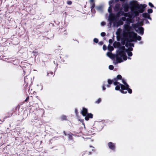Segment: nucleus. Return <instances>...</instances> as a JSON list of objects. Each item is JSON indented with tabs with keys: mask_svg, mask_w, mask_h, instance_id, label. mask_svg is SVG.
I'll use <instances>...</instances> for the list:
<instances>
[{
	"mask_svg": "<svg viewBox=\"0 0 156 156\" xmlns=\"http://www.w3.org/2000/svg\"><path fill=\"white\" fill-rule=\"evenodd\" d=\"M124 29L122 33L123 38L122 41L125 40L129 41H137V40L140 41L141 37L137 36V34L133 31H131V27L129 24H125L123 26Z\"/></svg>",
	"mask_w": 156,
	"mask_h": 156,
	"instance_id": "f257e3e1",
	"label": "nucleus"
},
{
	"mask_svg": "<svg viewBox=\"0 0 156 156\" xmlns=\"http://www.w3.org/2000/svg\"><path fill=\"white\" fill-rule=\"evenodd\" d=\"M115 47L119 48L118 50L116 51V62L115 64L121 62L124 60H126L127 57L126 55L125 47L121 45L119 42H115L114 44Z\"/></svg>",
	"mask_w": 156,
	"mask_h": 156,
	"instance_id": "f03ea898",
	"label": "nucleus"
},
{
	"mask_svg": "<svg viewBox=\"0 0 156 156\" xmlns=\"http://www.w3.org/2000/svg\"><path fill=\"white\" fill-rule=\"evenodd\" d=\"M115 47L119 48L118 50L116 51V62L115 64L121 62L124 60H126L127 57L126 55L125 47L121 45L119 42H115L114 44Z\"/></svg>",
	"mask_w": 156,
	"mask_h": 156,
	"instance_id": "7ed1b4c3",
	"label": "nucleus"
},
{
	"mask_svg": "<svg viewBox=\"0 0 156 156\" xmlns=\"http://www.w3.org/2000/svg\"><path fill=\"white\" fill-rule=\"evenodd\" d=\"M129 5L132 14L134 16H138L140 12H143L144 9L147 6L145 4H141L139 5L136 2L133 0L130 2Z\"/></svg>",
	"mask_w": 156,
	"mask_h": 156,
	"instance_id": "20e7f679",
	"label": "nucleus"
},
{
	"mask_svg": "<svg viewBox=\"0 0 156 156\" xmlns=\"http://www.w3.org/2000/svg\"><path fill=\"white\" fill-rule=\"evenodd\" d=\"M122 83L124 85L122 84L117 81H115L114 82L113 84L116 86L115 90H119L122 93L126 94L127 91H124V90H127L129 94H131L132 93V90L129 88V85L126 82V80L124 79H122Z\"/></svg>",
	"mask_w": 156,
	"mask_h": 156,
	"instance_id": "39448f33",
	"label": "nucleus"
},
{
	"mask_svg": "<svg viewBox=\"0 0 156 156\" xmlns=\"http://www.w3.org/2000/svg\"><path fill=\"white\" fill-rule=\"evenodd\" d=\"M108 11L109 13V15L108 18V21L109 22V27H110L112 25L113 22L115 20V16L112 13V6H109L108 9Z\"/></svg>",
	"mask_w": 156,
	"mask_h": 156,
	"instance_id": "423d86ee",
	"label": "nucleus"
},
{
	"mask_svg": "<svg viewBox=\"0 0 156 156\" xmlns=\"http://www.w3.org/2000/svg\"><path fill=\"white\" fill-rule=\"evenodd\" d=\"M123 45H124L125 43V46L126 47H128V48L126 50V51H132L133 50V48L132 47H134V44L133 43H131L132 42H136L135 41H127L123 40L122 41Z\"/></svg>",
	"mask_w": 156,
	"mask_h": 156,
	"instance_id": "0eeeda50",
	"label": "nucleus"
},
{
	"mask_svg": "<svg viewBox=\"0 0 156 156\" xmlns=\"http://www.w3.org/2000/svg\"><path fill=\"white\" fill-rule=\"evenodd\" d=\"M83 115L84 116H85V119L87 121H88L89 119L92 118L93 117V115L91 113H87V109L84 108H83V110L81 112Z\"/></svg>",
	"mask_w": 156,
	"mask_h": 156,
	"instance_id": "6e6552de",
	"label": "nucleus"
},
{
	"mask_svg": "<svg viewBox=\"0 0 156 156\" xmlns=\"http://www.w3.org/2000/svg\"><path fill=\"white\" fill-rule=\"evenodd\" d=\"M134 27L136 31L140 34L142 35L144 34V29L143 27L139 26L136 24L135 25Z\"/></svg>",
	"mask_w": 156,
	"mask_h": 156,
	"instance_id": "1a4fd4ad",
	"label": "nucleus"
},
{
	"mask_svg": "<svg viewBox=\"0 0 156 156\" xmlns=\"http://www.w3.org/2000/svg\"><path fill=\"white\" fill-rule=\"evenodd\" d=\"M116 21V19L112 23L113 24V26L114 27H118L119 26L122 25L123 24V22L121 20H119L117 22H115V21Z\"/></svg>",
	"mask_w": 156,
	"mask_h": 156,
	"instance_id": "9d476101",
	"label": "nucleus"
},
{
	"mask_svg": "<svg viewBox=\"0 0 156 156\" xmlns=\"http://www.w3.org/2000/svg\"><path fill=\"white\" fill-rule=\"evenodd\" d=\"M108 146L112 150H115V144L113 143L112 142H109L108 143Z\"/></svg>",
	"mask_w": 156,
	"mask_h": 156,
	"instance_id": "9b49d317",
	"label": "nucleus"
},
{
	"mask_svg": "<svg viewBox=\"0 0 156 156\" xmlns=\"http://www.w3.org/2000/svg\"><path fill=\"white\" fill-rule=\"evenodd\" d=\"M90 3L91 8V12H93V9L95 6V2H94V0H90Z\"/></svg>",
	"mask_w": 156,
	"mask_h": 156,
	"instance_id": "f8f14e48",
	"label": "nucleus"
},
{
	"mask_svg": "<svg viewBox=\"0 0 156 156\" xmlns=\"http://www.w3.org/2000/svg\"><path fill=\"white\" fill-rule=\"evenodd\" d=\"M107 55L111 58H116V55L112 54L111 52H108L107 53Z\"/></svg>",
	"mask_w": 156,
	"mask_h": 156,
	"instance_id": "ddd939ff",
	"label": "nucleus"
},
{
	"mask_svg": "<svg viewBox=\"0 0 156 156\" xmlns=\"http://www.w3.org/2000/svg\"><path fill=\"white\" fill-rule=\"evenodd\" d=\"M143 16L145 18L148 19L150 20H151V18L150 17V15L147 13H144L142 14Z\"/></svg>",
	"mask_w": 156,
	"mask_h": 156,
	"instance_id": "4468645a",
	"label": "nucleus"
},
{
	"mask_svg": "<svg viewBox=\"0 0 156 156\" xmlns=\"http://www.w3.org/2000/svg\"><path fill=\"white\" fill-rule=\"evenodd\" d=\"M123 9L125 12H127L129 10V7L127 4H125L123 6Z\"/></svg>",
	"mask_w": 156,
	"mask_h": 156,
	"instance_id": "2eb2a0df",
	"label": "nucleus"
},
{
	"mask_svg": "<svg viewBox=\"0 0 156 156\" xmlns=\"http://www.w3.org/2000/svg\"><path fill=\"white\" fill-rule=\"evenodd\" d=\"M121 20L122 21H126H126L127 22H128V23H131V20H129V19H127L126 20V18L125 17H122L121 19Z\"/></svg>",
	"mask_w": 156,
	"mask_h": 156,
	"instance_id": "dca6fc26",
	"label": "nucleus"
},
{
	"mask_svg": "<svg viewBox=\"0 0 156 156\" xmlns=\"http://www.w3.org/2000/svg\"><path fill=\"white\" fill-rule=\"evenodd\" d=\"M122 76L120 75H117V77L116 78H114V80L116 81L118 80L121 79Z\"/></svg>",
	"mask_w": 156,
	"mask_h": 156,
	"instance_id": "f3484780",
	"label": "nucleus"
},
{
	"mask_svg": "<svg viewBox=\"0 0 156 156\" xmlns=\"http://www.w3.org/2000/svg\"><path fill=\"white\" fill-rule=\"evenodd\" d=\"M108 49L109 51L111 52L112 50H113V48L112 46L109 44L108 47Z\"/></svg>",
	"mask_w": 156,
	"mask_h": 156,
	"instance_id": "a211bd4d",
	"label": "nucleus"
},
{
	"mask_svg": "<svg viewBox=\"0 0 156 156\" xmlns=\"http://www.w3.org/2000/svg\"><path fill=\"white\" fill-rule=\"evenodd\" d=\"M121 12L119 11L118 12L116 15V16L118 17H119L120 16V14ZM124 12H122V13L121 14V16H122L123 15Z\"/></svg>",
	"mask_w": 156,
	"mask_h": 156,
	"instance_id": "6ab92c4d",
	"label": "nucleus"
},
{
	"mask_svg": "<svg viewBox=\"0 0 156 156\" xmlns=\"http://www.w3.org/2000/svg\"><path fill=\"white\" fill-rule=\"evenodd\" d=\"M73 135L71 133H69L68 134V139L69 140H72L73 139Z\"/></svg>",
	"mask_w": 156,
	"mask_h": 156,
	"instance_id": "aec40b11",
	"label": "nucleus"
},
{
	"mask_svg": "<svg viewBox=\"0 0 156 156\" xmlns=\"http://www.w3.org/2000/svg\"><path fill=\"white\" fill-rule=\"evenodd\" d=\"M121 29H118L117 30V31L116 32V34L117 36H119L121 34Z\"/></svg>",
	"mask_w": 156,
	"mask_h": 156,
	"instance_id": "412c9836",
	"label": "nucleus"
},
{
	"mask_svg": "<svg viewBox=\"0 0 156 156\" xmlns=\"http://www.w3.org/2000/svg\"><path fill=\"white\" fill-rule=\"evenodd\" d=\"M115 81V80H114V79L113 80H112L109 79L108 80V84L109 85H110V84H112V83L113 82V83H114V82H115V81Z\"/></svg>",
	"mask_w": 156,
	"mask_h": 156,
	"instance_id": "4be33fe9",
	"label": "nucleus"
},
{
	"mask_svg": "<svg viewBox=\"0 0 156 156\" xmlns=\"http://www.w3.org/2000/svg\"><path fill=\"white\" fill-rule=\"evenodd\" d=\"M128 55L129 56H131L132 55V52L130 51H126Z\"/></svg>",
	"mask_w": 156,
	"mask_h": 156,
	"instance_id": "5701e85b",
	"label": "nucleus"
},
{
	"mask_svg": "<svg viewBox=\"0 0 156 156\" xmlns=\"http://www.w3.org/2000/svg\"><path fill=\"white\" fill-rule=\"evenodd\" d=\"M61 119L62 120H66L67 119L65 115H63L61 117Z\"/></svg>",
	"mask_w": 156,
	"mask_h": 156,
	"instance_id": "b1692460",
	"label": "nucleus"
},
{
	"mask_svg": "<svg viewBox=\"0 0 156 156\" xmlns=\"http://www.w3.org/2000/svg\"><path fill=\"white\" fill-rule=\"evenodd\" d=\"M114 67L113 65H110L109 66V69L111 70H112L114 69Z\"/></svg>",
	"mask_w": 156,
	"mask_h": 156,
	"instance_id": "393cba45",
	"label": "nucleus"
},
{
	"mask_svg": "<svg viewBox=\"0 0 156 156\" xmlns=\"http://www.w3.org/2000/svg\"><path fill=\"white\" fill-rule=\"evenodd\" d=\"M114 2V0H111L109 2V6H112V4Z\"/></svg>",
	"mask_w": 156,
	"mask_h": 156,
	"instance_id": "a878e982",
	"label": "nucleus"
},
{
	"mask_svg": "<svg viewBox=\"0 0 156 156\" xmlns=\"http://www.w3.org/2000/svg\"><path fill=\"white\" fill-rule=\"evenodd\" d=\"M147 12L148 13H152L153 12V10L152 9H149L147 10Z\"/></svg>",
	"mask_w": 156,
	"mask_h": 156,
	"instance_id": "bb28decb",
	"label": "nucleus"
},
{
	"mask_svg": "<svg viewBox=\"0 0 156 156\" xmlns=\"http://www.w3.org/2000/svg\"><path fill=\"white\" fill-rule=\"evenodd\" d=\"M101 101V98H99L97 101H96L95 103L97 104H99Z\"/></svg>",
	"mask_w": 156,
	"mask_h": 156,
	"instance_id": "cd10ccee",
	"label": "nucleus"
},
{
	"mask_svg": "<svg viewBox=\"0 0 156 156\" xmlns=\"http://www.w3.org/2000/svg\"><path fill=\"white\" fill-rule=\"evenodd\" d=\"M94 41L96 43H97L98 41V39L97 38H95L94 39Z\"/></svg>",
	"mask_w": 156,
	"mask_h": 156,
	"instance_id": "c85d7f7f",
	"label": "nucleus"
},
{
	"mask_svg": "<svg viewBox=\"0 0 156 156\" xmlns=\"http://www.w3.org/2000/svg\"><path fill=\"white\" fill-rule=\"evenodd\" d=\"M148 5L149 6H150L151 7H154V5L151 2H149L148 3Z\"/></svg>",
	"mask_w": 156,
	"mask_h": 156,
	"instance_id": "c756f323",
	"label": "nucleus"
},
{
	"mask_svg": "<svg viewBox=\"0 0 156 156\" xmlns=\"http://www.w3.org/2000/svg\"><path fill=\"white\" fill-rule=\"evenodd\" d=\"M106 34L105 32H102L101 34V35L102 37H104L105 36Z\"/></svg>",
	"mask_w": 156,
	"mask_h": 156,
	"instance_id": "7c9ffc66",
	"label": "nucleus"
},
{
	"mask_svg": "<svg viewBox=\"0 0 156 156\" xmlns=\"http://www.w3.org/2000/svg\"><path fill=\"white\" fill-rule=\"evenodd\" d=\"M106 48H107V47L105 45V44H104L103 45V50L104 51L106 49Z\"/></svg>",
	"mask_w": 156,
	"mask_h": 156,
	"instance_id": "2f4dec72",
	"label": "nucleus"
},
{
	"mask_svg": "<svg viewBox=\"0 0 156 156\" xmlns=\"http://www.w3.org/2000/svg\"><path fill=\"white\" fill-rule=\"evenodd\" d=\"M67 3L68 5H71L72 3V2L71 1H67Z\"/></svg>",
	"mask_w": 156,
	"mask_h": 156,
	"instance_id": "473e14b6",
	"label": "nucleus"
},
{
	"mask_svg": "<svg viewBox=\"0 0 156 156\" xmlns=\"http://www.w3.org/2000/svg\"><path fill=\"white\" fill-rule=\"evenodd\" d=\"M101 24V26H104L106 24V23L105 22H102Z\"/></svg>",
	"mask_w": 156,
	"mask_h": 156,
	"instance_id": "72a5a7b5",
	"label": "nucleus"
},
{
	"mask_svg": "<svg viewBox=\"0 0 156 156\" xmlns=\"http://www.w3.org/2000/svg\"><path fill=\"white\" fill-rule=\"evenodd\" d=\"M103 44V42L102 41H100L98 43V44L100 45H102Z\"/></svg>",
	"mask_w": 156,
	"mask_h": 156,
	"instance_id": "f704fd0d",
	"label": "nucleus"
},
{
	"mask_svg": "<svg viewBox=\"0 0 156 156\" xmlns=\"http://www.w3.org/2000/svg\"><path fill=\"white\" fill-rule=\"evenodd\" d=\"M102 89L103 90H105L106 89V88L105 87V85L104 84H103L102 87Z\"/></svg>",
	"mask_w": 156,
	"mask_h": 156,
	"instance_id": "c9c22d12",
	"label": "nucleus"
},
{
	"mask_svg": "<svg viewBox=\"0 0 156 156\" xmlns=\"http://www.w3.org/2000/svg\"><path fill=\"white\" fill-rule=\"evenodd\" d=\"M29 96L27 97V98H26V99L25 100V102L29 100Z\"/></svg>",
	"mask_w": 156,
	"mask_h": 156,
	"instance_id": "e433bc0d",
	"label": "nucleus"
},
{
	"mask_svg": "<svg viewBox=\"0 0 156 156\" xmlns=\"http://www.w3.org/2000/svg\"><path fill=\"white\" fill-rule=\"evenodd\" d=\"M50 73L51 75H52L53 74V72H50V73H49V72H48L47 73V75L48 76H49V74Z\"/></svg>",
	"mask_w": 156,
	"mask_h": 156,
	"instance_id": "4c0bfd02",
	"label": "nucleus"
},
{
	"mask_svg": "<svg viewBox=\"0 0 156 156\" xmlns=\"http://www.w3.org/2000/svg\"><path fill=\"white\" fill-rule=\"evenodd\" d=\"M108 42L109 43L112 44V39H110L108 41Z\"/></svg>",
	"mask_w": 156,
	"mask_h": 156,
	"instance_id": "58836bf2",
	"label": "nucleus"
},
{
	"mask_svg": "<svg viewBox=\"0 0 156 156\" xmlns=\"http://www.w3.org/2000/svg\"><path fill=\"white\" fill-rule=\"evenodd\" d=\"M75 113L76 114H77L78 113L77 112V110L76 108L75 109Z\"/></svg>",
	"mask_w": 156,
	"mask_h": 156,
	"instance_id": "ea45409f",
	"label": "nucleus"
},
{
	"mask_svg": "<svg viewBox=\"0 0 156 156\" xmlns=\"http://www.w3.org/2000/svg\"><path fill=\"white\" fill-rule=\"evenodd\" d=\"M27 78L26 77H24V81L25 82H26V79H27Z\"/></svg>",
	"mask_w": 156,
	"mask_h": 156,
	"instance_id": "a19ab883",
	"label": "nucleus"
},
{
	"mask_svg": "<svg viewBox=\"0 0 156 156\" xmlns=\"http://www.w3.org/2000/svg\"><path fill=\"white\" fill-rule=\"evenodd\" d=\"M146 23H149V21L147 20H146Z\"/></svg>",
	"mask_w": 156,
	"mask_h": 156,
	"instance_id": "79ce46f5",
	"label": "nucleus"
},
{
	"mask_svg": "<svg viewBox=\"0 0 156 156\" xmlns=\"http://www.w3.org/2000/svg\"><path fill=\"white\" fill-rule=\"evenodd\" d=\"M143 42L142 41H141L139 42V44H143Z\"/></svg>",
	"mask_w": 156,
	"mask_h": 156,
	"instance_id": "37998d69",
	"label": "nucleus"
},
{
	"mask_svg": "<svg viewBox=\"0 0 156 156\" xmlns=\"http://www.w3.org/2000/svg\"><path fill=\"white\" fill-rule=\"evenodd\" d=\"M63 133H64V134H65V136H68V134H66V132H65V131H64L63 132Z\"/></svg>",
	"mask_w": 156,
	"mask_h": 156,
	"instance_id": "c03bdc74",
	"label": "nucleus"
},
{
	"mask_svg": "<svg viewBox=\"0 0 156 156\" xmlns=\"http://www.w3.org/2000/svg\"><path fill=\"white\" fill-rule=\"evenodd\" d=\"M106 86L108 87H110V85L108 84V85H107Z\"/></svg>",
	"mask_w": 156,
	"mask_h": 156,
	"instance_id": "a18cd8bd",
	"label": "nucleus"
},
{
	"mask_svg": "<svg viewBox=\"0 0 156 156\" xmlns=\"http://www.w3.org/2000/svg\"><path fill=\"white\" fill-rule=\"evenodd\" d=\"M118 7V5H116L115 6V8H116V7Z\"/></svg>",
	"mask_w": 156,
	"mask_h": 156,
	"instance_id": "49530a36",
	"label": "nucleus"
},
{
	"mask_svg": "<svg viewBox=\"0 0 156 156\" xmlns=\"http://www.w3.org/2000/svg\"><path fill=\"white\" fill-rule=\"evenodd\" d=\"M94 12V10L93 9V12Z\"/></svg>",
	"mask_w": 156,
	"mask_h": 156,
	"instance_id": "de8ad7c7",
	"label": "nucleus"
},
{
	"mask_svg": "<svg viewBox=\"0 0 156 156\" xmlns=\"http://www.w3.org/2000/svg\"><path fill=\"white\" fill-rule=\"evenodd\" d=\"M101 9V8L100 7L98 8V9Z\"/></svg>",
	"mask_w": 156,
	"mask_h": 156,
	"instance_id": "09e8293b",
	"label": "nucleus"
},
{
	"mask_svg": "<svg viewBox=\"0 0 156 156\" xmlns=\"http://www.w3.org/2000/svg\"><path fill=\"white\" fill-rule=\"evenodd\" d=\"M128 58L129 59H131V58H130V57H128Z\"/></svg>",
	"mask_w": 156,
	"mask_h": 156,
	"instance_id": "8fccbe9b",
	"label": "nucleus"
}]
</instances>
